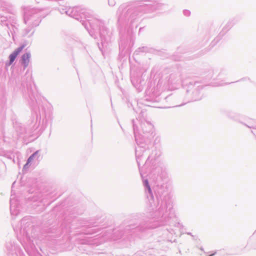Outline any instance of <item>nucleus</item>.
Wrapping results in <instances>:
<instances>
[{
	"instance_id": "25",
	"label": "nucleus",
	"mask_w": 256,
	"mask_h": 256,
	"mask_svg": "<svg viewBox=\"0 0 256 256\" xmlns=\"http://www.w3.org/2000/svg\"><path fill=\"white\" fill-rule=\"evenodd\" d=\"M108 4L110 6H113L116 4L115 0H108Z\"/></svg>"
},
{
	"instance_id": "19",
	"label": "nucleus",
	"mask_w": 256,
	"mask_h": 256,
	"mask_svg": "<svg viewBox=\"0 0 256 256\" xmlns=\"http://www.w3.org/2000/svg\"><path fill=\"white\" fill-rule=\"evenodd\" d=\"M18 55H16L15 53L12 52L10 56H9V62H6V66H8L10 65H11L12 62L14 61Z\"/></svg>"
},
{
	"instance_id": "11",
	"label": "nucleus",
	"mask_w": 256,
	"mask_h": 256,
	"mask_svg": "<svg viewBox=\"0 0 256 256\" xmlns=\"http://www.w3.org/2000/svg\"><path fill=\"white\" fill-rule=\"evenodd\" d=\"M20 226L18 228L20 232L24 236H28L29 228L32 225L31 222V219L30 216L24 217L20 221Z\"/></svg>"
},
{
	"instance_id": "27",
	"label": "nucleus",
	"mask_w": 256,
	"mask_h": 256,
	"mask_svg": "<svg viewBox=\"0 0 256 256\" xmlns=\"http://www.w3.org/2000/svg\"><path fill=\"white\" fill-rule=\"evenodd\" d=\"M167 230L170 233L172 234H175V232L174 230L172 228H170L169 229L168 228H166Z\"/></svg>"
},
{
	"instance_id": "36",
	"label": "nucleus",
	"mask_w": 256,
	"mask_h": 256,
	"mask_svg": "<svg viewBox=\"0 0 256 256\" xmlns=\"http://www.w3.org/2000/svg\"><path fill=\"white\" fill-rule=\"evenodd\" d=\"M232 82H228V84H232Z\"/></svg>"
},
{
	"instance_id": "16",
	"label": "nucleus",
	"mask_w": 256,
	"mask_h": 256,
	"mask_svg": "<svg viewBox=\"0 0 256 256\" xmlns=\"http://www.w3.org/2000/svg\"><path fill=\"white\" fill-rule=\"evenodd\" d=\"M34 28H32V26H27V27L23 30V36H28V38L32 36L34 33V30H33Z\"/></svg>"
},
{
	"instance_id": "29",
	"label": "nucleus",
	"mask_w": 256,
	"mask_h": 256,
	"mask_svg": "<svg viewBox=\"0 0 256 256\" xmlns=\"http://www.w3.org/2000/svg\"><path fill=\"white\" fill-rule=\"evenodd\" d=\"M68 9L67 8H62L60 10V12L61 14H64V13H66L64 12V11H66Z\"/></svg>"
},
{
	"instance_id": "35",
	"label": "nucleus",
	"mask_w": 256,
	"mask_h": 256,
	"mask_svg": "<svg viewBox=\"0 0 256 256\" xmlns=\"http://www.w3.org/2000/svg\"><path fill=\"white\" fill-rule=\"evenodd\" d=\"M232 82H228V84H232Z\"/></svg>"
},
{
	"instance_id": "31",
	"label": "nucleus",
	"mask_w": 256,
	"mask_h": 256,
	"mask_svg": "<svg viewBox=\"0 0 256 256\" xmlns=\"http://www.w3.org/2000/svg\"><path fill=\"white\" fill-rule=\"evenodd\" d=\"M222 84H219L218 86H222Z\"/></svg>"
},
{
	"instance_id": "30",
	"label": "nucleus",
	"mask_w": 256,
	"mask_h": 256,
	"mask_svg": "<svg viewBox=\"0 0 256 256\" xmlns=\"http://www.w3.org/2000/svg\"><path fill=\"white\" fill-rule=\"evenodd\" d=\"M233 114H230L229 116H230L232 118H234V116H232Z\"/></svg>"
},
{
	"instance_id": "17",
	"label": "nucleus",
	"mask_w": 256,
	"mask_h": 256,
	"mask_svg": "<svg viewBox=\"0 0 256 256\" xmlns=\"http://www.w3.org/2000/svg\"><path fill=\"white\" fill-rule=\"evenodd\" d=\"M40 150H38L31 154L28 158V162H31L34 159L40 160Z\"/></svg>"
},
{
	"instance_id": "1",
	"label": "nucleus",
	"mask_w": 256,
	"mask_h": 256,
	"mask_svg": "<svg viewBox=\"0 0 256 256\" xmlns=\"http://www.w3.org/2000/svg\"><path fill=\"white\" fill-rule=\"evenodd\" d=\"M159 152L156 150H152V154L147 158L144 168L154 176L157 184L153 187L156 198L160 200L159 210H165V214L170 216H174L172 202L171 200L169 186L168 184V176L167 168L164 164L158 158Z\"/></svg>"
},
{
	"instance_id": "3",
	"label": "nucleus",
	"mask_w": 256,
	"mask_h": 256,
	"mask_svg": "<svg viewBox=\"0 0 256 256\" xmlns=\"http://www.w3.org/2000/svg\"><path fill=\"white\" fill-rule=\"evenodd\" d=\"M29 103L32 108L33 111L35 112L36 118H34L28 127H26L22 124L16 122L14 124L18 136L20 137L24 138L26 134H30L34 130H36L40 124V120L42 122L47 124L48 122H52V110L51 108L48 106L41 105L40 100L38 99V96L36 98L32 94H29Z\"/></svg>"
},
{
	"instance_id": "24",
	"label": "nucleus",
	"mask_w": 256,
	"mask_h": 256,
	"mask_svg": "<svg viewBox=\"0 0 256 256\" xmlns=\"http://www.w3.org/2000/svg\"><path fill=\"white\" fill-rule=\"evenodd\" d=\"M30 163V162H28V160H27V162H26V164L24 166V167H23L22 171L24 172H26L28 168L29 164Z\"/></svg>"
},
{
	"instance_id": "13",
	"label": "nucleus",
	"mask_w": 256,
	"mask_h": 256,
	"mask_svg": "<svg viewBox=\"0 0 256 256\" xmlns=\"http://www.w3.org/2000/svg\"><path fill=\"white\" fill-rule=\"evenodd\" d=\"M11 195L10 202V212L12 215H17L18 213L19 210H17L16 200Z\"/></svg>"
},
{
	"instance_id": "12",
	"label": "nucleus",
	"mask_w": 256,
	"mask_h": 256,
	"mask_svg": "<svg viewBox=\"0 0 256 256\" xmlns=\"http://www.w3.org/2000/svg\"><path fill=\"white\" fill-rule=\"evenodd\" d=\"M82 8L80 6L69 8L66 11H64V12L68 16L80 21V19H82L81 14L82 12L81 10Z\"/></svg>"
},
{
	"instance_id": "22",
	"label": "nucleus",
	"mask_w": 256,
	"mask_h": 256,
	"mask_svg": "<svg viewBox=\"0 0 256 256\" xmlns=\"http://www.w3.org/2000/svg\"><path fill=\"white\" fill-rule=\"evenodd\" d=\"M24 47V46H21L17 48H16L13 52L15 53L16 55H18L19 53L22 50Z\"/></svg>"
},
{
	"instance_id": "7",
	"label": "nucleus",
	"mask_w": 256,
	"mask_h": 256,
	"mask_svg": "<svg viewBox=\"0 0 256 256\" xmlns=\"http://www.w3.org/2000/svg\"><path fill=\"white\" fill-rule=\"evenodd\" d=\"M144 186L145 188V193L147 198L148 199L150 202L149 212L155 210V214L156 216H162L166 218V216H168V214H165V210H159L158 208L160 207V200H158L154 195V190H152L148 181L147 179L144 180Z\"/></svg>"
},
{
	"instance_id": "23",
	"label": "nucleus",
	"mask_w": 256,
	"mask_h": 256,
	"mask_svg": "<svg viewBox=\"0 0 256 256\" xmlns=\"http://www.w3.org/2000/svg\"><path fill=\"white\" fill-rule=\"evenodd\" d=\"M232 26V22H228L226 25V26L223 29V31L225 30L226 32L227 30H228L230 28H231V27Z\"/></svg>"
},
{
	"instance_id": "33",
	"label": "nucleus",
	"mask_w": 256,
	"mask_h": 256,
	"mask_svg": "<svg viewBox=\"0 0 256 256\" xmlns=\"http://www.w3.org/2000/svg\"><path fill=\"white\" fill-rule=\"evenodd\" d=\"M187 234H189V235H191L192 234L190 232H188Z\"/></svg>"
},
{
	"instance_id": "37",
	"label": "nucleus",
	"mask_w": 256,
	"mask_h": 256,
	"mask_svg": "<svg viewBox=\"0 0 256 256\" xmlns=\"http://www.w3.org/2000/svg\"><path fill=\"white\" fill-rule=\"evenodd\" d=\"M136 113H138V110H136Z\"/></svg>"
},
{
	"instance_id": "10",
	"label": "nucleus",
	"mask_w": 256,
	"mask_h": 256,
	"mask_svg": "<svg viewBox=\"0 0 256 256\" xmlns=\"http://www.w3.org/2000/svg\"><path fill=\"white\" fill-rule=\"evenodd\" d=\"M13 12V7L9 2L0 0V17L2 18L1 21L6 22L8 18V16H4V12L12 14Z\"/></svg>"
},
{
	"instance_id": "20",
	"label": "nucleus",
	"mask_w": 256,
	"mask_h": 256,
	"mask_svg": "<svg viewBox=\"0 0 256 256\" xmlns=\"http://www.w3.org/2000/svg\"><path fill=\"white\" fill-rule=\"evenodd\" d=\"M126 44L125 42L123 41L122 40H120V42H119V48L120 51L122 52L124 51L126 48Z\"/></svg>"
},
{
	"instance_id": "4",
	"label": "nucleus",
	"mask_w": 256,
	"mask_h": 256,
	"mask_svg": "<svg viewBox=\"0 0 256 256\" xmlns=\"http://www.w3.org/2000/svg\"><path fill=\"white\" fill-rule=\"evenodd\" d=\"M174 212L173 216L169 215L166 216V218L162 216H156L155 214V210L150 211L148 216L150 218H154L157 221L154 224H150L149 222H146L144 224H140L138 226H135L134 225H129L126 227L122 234L132 235L139 231H144L146 229H152L157 228L160 226L168 225L170 227H174L178 228L180 230L183 228V225L180 224L176 216L174 210L172 208Z\"/></svg>"
},
{
	"instance_id": "6",
	"label": "nucleus",
	"mask_w": 256,
	"mask_h": 256,
	"mask_svg": "<svg viewBox=\"0 0 256 256\" xmlns=\"http://www.w3.org/2000/svg\"><path fill=\"white\" fill-rule=\"evenodd\" d=\"M186 90V102L178 106L184 105L190 102L201 100L204 96V86L198 82H190L184 87Z\"/></svg>"
},
{
	"instance_id": "26",
	"label": "nucleus",
	"mask_w": 256,
	"mask_h": 256,
	"mask_svg": "<svg viewBox=\"0 0 256 256\" xmlns=\"http://www.w3.org/2000/svg\"><path fill=\"white\" fill-rule=\"evenodd\" d=\"M184 14L186 16H190V10H185L183 11Z\"/></svg>"
},
{
	"instance_id": "32",
	"label": "nucleus",
	"mask_w": 256,
	"mask_h": 256,
	"mask_svg": "<svg viewBox=\"0 0 256 256\" xmlns=\"http://www.w3.org/2000/svg\"><path fill=\"white\" fill-rule=\"evenodd\" d=\"M252 132L254 135H255V136H256V134H255L254 132H253V131H252Z\"/></svg>"
},
{
	"instance_id": "9",
	"label": "nucleus",
	"mask_w": 256,
	"mask_h": 256,
	"mask_svg": "<svg viewBox=\"0 0 256 256\" xmlns=\"http://www.w3.org/2000/svg\"><path fill=\"white\" fill-rule=\"evenodd\" d=\"M42 18V10L32 8L24 13V22L27 26L35 28L40 24Z\"/></svg>"
},
{
	"instance_id": "28",
	"label": "nucleus",
	"mask_w": 256,
	"mask_h": 256,
	"mask_svg": "<svg viewBox=\"0 0 256 256\" xmlns=\"http://www.w3.org/2000/svg\"><path fill=\"white\" fill-rule=\"evenodd\" d=\"M244 124L250 128H253V129L256 130V125L255 126H253L246 125V124Z\"/></svg>"
},
{
	"instance_id": "8",
	"label": "nucleus",
	"mask_w": 256,
	"mask_h": 256,
	"mask_svg": "<svg viewBox=\"0 0 256 256\" xmlns=\"http://www.w3.org/2000/svg\"><path fill=\"white\" fill-rule=\"evenodd\" d=\"M166 80L169 88L176 89L181 84L184 87L185 86L182 76V70L180 68L171 69L168 74L166 77Z\"/></svg>"
},
{
	"instance_id": "14",
	"label": "nucleus",
	"mask_w": 256,
	"mask_h": 256,
	"mask_svg": "<svg viewBox=\"0 0 256 256\" xmlns=\"http://www.w3.org/2000/svg\"><path fill=\"white\" fill-rule=\"evenodd\" d=\"M30 56L31 54L29 52H25L22 56L21 63L24 66V70L26 68L28 65Z\"/></svg>"
},
{
	"instance_id": "34",
	"label": "nucleus",
	"mask_w": 256,
	"mask_h": 256,
	"mask_svg": "<svg viewBox=\"0 0 256 256\" xmlns=\"http://www.w3.org/2000/svg\"><path fill=\"white\" fill-rule=\"evenodd\" d=\"M232 82H228V84H232Z\"/></svg>"
},
{
	"instance_id": "21",
	"label": "nucleus",
	"mask_w": 256,
	"mask_h": 256,
	"mask_svg": "<svg viewBox=\"0 0 256 256\" xmlns=\"http://www.w3.org/2000/svg\"><path fill=\"white\" fill-rule=\"evenodd\" d=\"M148 48L147 47L143 46V47L138 48V50H136L134 52V54H138V53L139 52H148Z\"/></svg>"
},
{
	"instance_id": "2",
	"label": "nucleus",
	"mask_w": 256,
	"mask_h": 256,
	"mask_svg": "<svg viewBox=\"0 0 256 256\" xmlns=\"http://www.w3.org/2000/svg\"><path fill=\"white\" fill-rule=\"evenodd\" d=\"M144 112L140 110L138 118L132 120L134 132L137 146L136 148V162L141 172L140 168L141 161L144 160V157L149 153L148 144L150 142L152 137L153 126L150 122L146 121L144 118Z\"/></svg>"
},
{
	"instance_id": "5",
	"label": "nucleus",
	"mask_w": 256,
	"mask_h": 256,
	"mask_svg": "<svg viewBox=\"0 0 256 256\" xmlns=\"http://www.w3.org/2000/svg\"><path fill=\"white\" fill-rule=\"evenodd\" d=\"M81 10L82 19H80V21L92 36L95 38L96 34H98L103 44L108 38L107 36H108V30L104 22L94 18L93 12L91 10L84 8Z\"/></svg>"
},
{
	"instance_id": "15",
	"label": "nucleus",
	"mask_w": 256,
	"mask_h": 256,
	"mask_svg": "<svg viewBox=\"0 0 256 256\" xmlns=\"http://www.w3.org/2000/svg\"><path fill=\"white\" fill-rule=\"evenodd\" d=\"M12 152L10 151L5 150L4 148V144L0 142V156H4L8 158H12Z\"/></svg>"
},
{
	"instance_id": "18",
	"label": "nucleus",
	"mask_w": 256,
	"mask_h": 256,
	"mask_svg": "<svg viewBox=\"0 0 256 256\" xmlns=\"http://www.w3.org/2000/svg\"><path fill=\"white\" fill-rule=\"evenodd\" d=\"M6 249L9 254L13 255L15 251L16 246L12 242H8L6 246Z\"/></svg>"
}]
</instances>
